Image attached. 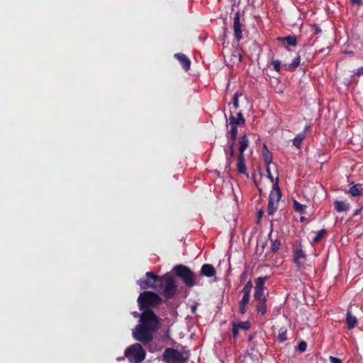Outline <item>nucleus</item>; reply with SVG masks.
Masks as SVG:
<instances>
[{"label":"nucleus","instance_id":"obj_1","mask_svg":"<svg viewBox=\"0 0 363 363\" xmlns=\"http://www.w3.org/2000/svg\"><path fill=\"white\" fill-rule=\"evenodd\" d=\"M162 303L161 297L155 292L145 291L138 298V303L140 311L152 310Z\"/></svg>","mask_w":363,"mask_h":363},{"label":"nucleus","instance_id":"obj_2","mask_svg":"<svg viewBox=\"0 0 363 363\" xmlns=\"http://www.w3.org/2000/svg\"><path fill=\"white\" fill-rule=\"evenodd\" d=\"M173 272L177 277H179L184 284L189 288L198 284L194 272L188 267L183 264H177L173 268Z\"/></svg>","mask_w":363,"mask_h":363},{"label":"nucleus","instance_id":"obj_3","mask_svg":"<svg viewBox=\"0 0 363 363\" xmlns=\"http://www.w3.org/2000/svg\"><path fill=\"white\" fill-rule=\"evenodd\" d=\"M125 355L130 362L140 363L145 359L146 353L140 344L135 343L125 350Z\"/></svg>","mask_w":363,"mask_h":363},{"label":"nucleus","instance_id":"obj_4","mask_svg":"<svg viewBox=\"0 0 363 363\" xmlns=\"http://www.w3.org/2000/svg\"><path fill=\"white\" fill-rule=\"evenodd\" d=\"M145 279H140L138 284L141 289L151 288L156 289L158 286H162V278L160 276L155 274L152 272H147L145 274Z\"/></svg>","mask_w":363,"mask_h":363},{"label":"nucleus","instance_id":"obj_5","mask_svg":"<svg viewBox=\"0 0 363 363\" xmlns=\"http://www.w3.org/2000/svg\"><path fill=\"white\" fill-rule=\"evenodd\" d=\"M140 325L145 328H149L155 331L159 325L158 317L153 312L152 310H147L143 311L140 315Z\"/></svg>","mask_w":363,"mask_h":363},{"label":"nucleus","instance_id":"obj_6","mask_svg":"<svg viewBox=\"0 0 363 363\" xmlns=\"http://www.w3.org/2000/svg\"><path fill=\"white\" fill-rule=\"evenodd\" d=\"M162 278V284L164 283L163 296L166 299H172L174 297L177 286L174 279L169 274H165L161 277Z\"/></svg>","mask_w":363,"mask_h":363},{"label":"nucleus","instance_id":"obj_7","mask_svg":"<svg viewBox=\"0 0 363 363\" xmlns=\"http://www.w3.org/2000/svg\"><path fill=\"white\" fill-rule=\"evenodd\" d=\"M167 363H186L188 357H184L179 351L174 348H167L163 353Z\"/></svg>","mask_w":363,"mask_h":363},{"label":"nucleus","instance_id":"obj_8","mask_svg":"<svg viewBox=\"0 0 363 363\" xmlns=\"http://www.w3.org/2000/svg\"><path fill=\"white\" fill-rule=\"evenodd\" d=\"M152 332L150 329L138 324L133 332V337L143 344H147L153 338Z\"/></svg>","mask_w":363,"mask_h":363},{"label":"nucleus","instance_id":"obj_9","mask_svg":"<svg viewBox=\"0 0 363 363\" xmlns=\"http://www.w3.org/2000/svg\"><path fill=\"white\" fill-rule=\"evenodd\" d=\"M243 27L242 23L240 22V14L239 11H237L235 13L233 18V31L234 36L235 40L239 42L241 39H242V29Z\"/></svg>","mask_w":363,"mask_h":363},{"label":"nucleus","instance_id":"obj_10","mask_svg":"<svg viewBox=\"0 0 363 363\" xmlns=\"http://www.w3.org/2000/svg\"><path fill=\"white\" fill-rule=\"evenodd\" d=\"M306 259V255L300 247H296L294 250L293 261L296 265L298 269H301L303 266Z\"/></svg>","mask_w":363,"mask_h":363},{"label":"nucleus","instance_id":"obj_11","mask_svg":"<svg viewBox=\"0 0 363 363\" xmlns=\"http://www.w3.org/2000/svg\"><path fill=\"white\" fill-rule=\"evenodd\" d=\"M281 196L282 194L279 187V178L277 177L275 182L273 184L272 190L269 194V199L279 203Z\"/></svg>","mask_w":363,"mask_h":363},{"label":"nucleus","instance_id":"obj_12","mask_svg":"<svg viewBox=\"0 0 363 363\" xmlns=\"http://www.w3.org/2000/svg\"><path fill=\"white\" fill-rule=\"evenodd\" d=\"M229 125L233 126H244L245 125V119L241 112L237 113V116L230 115L229 117Z\"/></svg>","mask_w":363,"mask_h":363},{"label":"nucleus","instance_id":"obj_13","mask_svg":"<svg viewBox=\"0 0 363 363\" xmlns=\"http://www.w3.org/2000/svg\"><path fill=\"white\" fill-rule=\"evenodd\" d=\"M174 57L179 60L185 71H188L190 69L191 61L184 54L177 53L174 55Z\"/></svg>","mask_w":363,"mask_h":363},{"label":"nucleus","instance_id":"obj_14","mask_svg":"<svg viewBox=\"0 0 363 363\" xmlns=\"http://www.w3.org/2000/svg\"><path fill=\"white\" fill-rule=\"evenodd\" d=\"M239 153L238 155H244V152L249 147L250 140L247 138V134H244L240 139L239 142Z\"/></svg>","mask_w":363,"mask_h":363},{"label":"nucleus","instance_id":"obj_15","mask_svg":"<svg viewBox=\"0 0 363 363\" xmlns=\"http://www.w3.org/2000/svg\"><path fill=\"white\" fill-rule=\"evenodd\" d=\"M216 273L215 268L211 264H204L201 268V274L206 277H212Z\"/></svg>","mask_w":363,"mask_h":363},{"label":"nucleus","instance_id":"obj_16","mask_svg":"<svg viewBox=\"0 0 363 363\" xmlns=\"http://www.w3.org/2000/svg\"><path fill=\"white\" fill-rule=\"evenodd\" d=\"M277 41L283 43L288 46H296L297 44V39L295 35H288L286 37H278Z\"/></svg>","mask_w":363,"mask_h":363},{"label":"nucleus","instance_id":"obj_17","mask_svg":"<svg viewBox=\"0 0 363 363\" xmlns=\"http://www.w3.org/2000/svg\"><path fill=\"white\" fill-rule=\"evenodd\" d=\"M256 301V311L257 313H260L262 315H264L267 313V298L257 299L255 300Z\"/></svg>","mask_w":363,"mask_h":363},{"label":"nucleus","instance_id":"obj_18","mask_svg":"<svg viewBox=\"0 0 363 363\" xmlns=\"http://www.w3.org/2000/svg\"><path fill=\"white\" fill-rule=\"evenodd\" d=\"M335 209L337 212H346L350 209V204L346 201L335 200L334 201Z\"/></svg>","mask_w":363,"mask_h":363},{"label":"nucleus","instance_id":"obj_19","mask_svg":"<svg viewBox=\"0 0 363 363\" xmlns=\"http://www.w3.org/2000/svg\"><path fill=\"white\" fill-rule=\"evenodd\" d=\"M237 169L238 172L240 174H243L247 175L245 162V155H238V162H237Z\"/></svg>","mask_w":363,"mask_h":363},{"label":"nucleus","instance_id":"obj_20","mask_svg":"<svg viewBox=\"0 0 363 363\" xmlns=\"http://www.w3.org/2000/svg\"><path fill=\"white\" fill-rule=\"evenodd\" d=\"M346 323L347 328L350 330L354 328L357 324V318L352 314L350 310L347 311L346 314Z\"/></svg>","mask_w":363,"mask_h":363},{"label":"nucleus","instance_id":"obj_21","mask_svg":"<svg viewBox=\"0 0 363 363\" xmlns=\"http://www.w3.org/2000/svg\"><path fill=\"white\" fill-rule=\"evenodd\" d=\"M225 152L226 153V163L229 167L232 164V158L235 156V146H233V143H228V150H225Z\"/></svg>","mask_w":363,"mask_h":363},{"label":"nucleus","instance_id":"obj_22","mask_svg":"<svg viewBox=\"0 0 363 363\" xmlns=\"http://www.w3.org/2000/svg\"><path fill=\"white\" fill-rule=\"evenodd\" d=\"M250 297L244 296H242V298L238 303V307H239V312L241 314H245L247 311V306L250 302Z\"/></svg>","mask_w":363,"mask_h":363},{"label":"nucleus","instance_id":"obj_23","mask_svg":"<svg viewBox=\"0 0 363 363\" xmlns=\"http://www.w3.org/2000/svg\"><path fill=\"white\" fill-rule=\"evenodd\" d=\"M301 62V56L300 55H297V56L293 60L292 62L289 65L284 64V67H285L286 69L290 72L295 71L298 67L300 65Z\"/></svg>","mask_w":363,"mask_h":363},{"label":"nucleus","instance_id":"obj_24","mask_svg":"<svg viewBox=\"0 0 363 363\" xmlns=\"http://www.w3.org/2000/svg\"><path fill=\"white\" fill-rule=\"evenodd\" d=\"M348 193L352 196H357L362 195L363 193V188L362 187V184H357L353 185L352 187L350 188Z\"/></svg>","mask_w":363,"mask_h":363},{"label":"nucleus","instance_id":"obj_25","mask_svg":"<svg viewBox=\"0 0 363 363\" xmlns=\"http://www.w3.org/2000/svg\"><path fill=\"white\" fill-rule=\"evenodd\" d=\"M306 133L305 132H301L300 133H298V135H296V136L294 138L293 140V145L296 147V148H300L301 147V143L302 141L306 138Z\"/></svg>","mask_w":363,"mask_h":363},{"label":"nucleus","instance_id":"obj_26","mask_svg":"<svg viewBox=\"0 0 363 363\" xmlns=\"http://www.w3.org/2000/svg\"><path fill=\"white\" fill-rule=\"evenodd\" d=\"M279 203L272 201L269 199L267 205V213L269 215L272 216L277 211Z\"/></svg>","mask_w":363,"mask_h":363},{"label":"nucleus","instance_id":"obj_27","mask_svg":"<svg viewBox=\"0 0 363 363\" xmlns=\"http://www.w3.org/2000/svg\"><path fill=\"white\" fill-rule=\"evenodd\" d=\"M252 288V282L251 279H250L247 284L244 286L243 289H242V293L243 294L244 296L250 297V292Z\"/></svg>","mask_w":363,"mask_h":363},{"label":"nucleus","instance_id":"obj_28","mask_svg":"<svg viewBox=\"0 0 363 363\" xmlns=\"http://www.w3.org/2000/svg\"><path fill=\"white\" fill-rule=\"evenodd\" d=\"M327 234V230L325 229H321L319 230L315 236L313 238V243L319 242Z\"/></svg>","mask_w":363,"mask_h":363},{"label":"nucleus","instance_id":"obj_29","mask_svg":"<svg viewBox=\"0 0 363 363\" xmlns=\"http://www.w3.org/2000/svg\"><path fill=\"white\" fill-rule=\"evenodd\" d=\"M264 149H265V152L263 153V157H264L265 164L267 166H269V164L272 162V154L267 150L266 145H264Z\"/></svg>","mask_w":363,"mask_h":363},{"label":"nucleus","instance_id":"obj_30","mask_svg":"<svg viewBox=\"0 0 363 363\" xmlns=\"http://www.w3.org/2000/svg\"><path fill=\"white\" fill-rule=\"evenodd\" d=\"M267 280V277H258L256 280H255V289H264V283Z\"/></svg>","mask_w":363,"mask_h":363},{"label":"nucleus","instance_id":"obj_31","mask_svg":"<svg viewBox=\"0 0 363 363\" xmlns=\"http://www.w3.org/2000/svg\"><path fill=\"white\" fill-rule=\"evenodd\" d=\"M294 209L298 213H303L306 208V206L298 203L296 200L293 202Z\"/></svg>","mask_w":363,"mask_h":363},{"label":"nucleus","instance_id":"obj_32","mask_svg":"<svg viewBox=\"0 0 363 363\" xmlns=\"http://www.w3.org/2000/svg\"><path fill=\"white\" fill-rule=\"evenodd\" d=\"M286 332L287 330L284 327L279 330L278 340L279 342H283L287 340Z\"/></svg>","mask_w":363,"mask_h":363},{"label":"nucleus","instance_id":"obj_33","mask_svg":"<svg viewBox=\"0 0 363 363\" xmlns=\"http://www.w3.org/2000/svg\"><path fill=\"white\" fill-rule=\"evenodd\" d=\"M267 298V296L264 294V289H255L254 299H262Z\"/></svg>","mask_w":363,"mask_h":363},{"label":"nucleus","instance_id":"obj_34","mask_svg":"<svg viewBox=\"0 0 363 363\" xmlns=\"http://www.w3.org/2000/svg\"><path fill=\"white\" fill-rule=\"evenodd\" d=\"M235 325L238 327V329H241L243 330H247L250 328V323L249 321L235 323Z\"/></svg>","mask_w":363,"mask_h":363},{"label":"nucleus","instance_id":"obj_35","mask_svg":"<svg viewBox=\"0 0 363 363\" xmlns=\"http://www.w3.org/2000/svg\"><path fill=\"white\" fill-rule=\"evenodd\" d=\"M242 94L239 92H235L233 99V105L235 108H238L239 107V97Z\"/></svg>","mask_w":363,"mask_h":363},{"label":"nucleus","instance_id":"obj_36","mask_svg":"<svg viewBox=\"0 0 363 363\" xmlns=\"http://www.w3.org/2000/svg\"><path fill=\"white\" fill-rule=\"evenodd\" d=\"M281 242L279 240H275L272 242V246H271V250L272 252H276L280 247Z\"/></svg>","mask_w":363,"mask_h":363},{"label":"nucleus","instance_id":"obj_37","mask_svg":"<svg viewBox=\"0 0 363 363\" xmlns=\"http://www.w3.org/2000/svg\"><path fill=\"white\" fill-rule=\"evenodd\" d=\"M271 64L273 65L276 72H279L281 70V61L279 60H272Z\"/></svg>","mask_w":363,"mask_h":363},{"label":"nucleus","instance_id":"obj_38","mask_svg":"<svg viewBox=\"0 0 363 363\" xmlns=\"http://www.w3.org/2000/svg\"><path fill=\"white\" fill-rule=\"evenodd\" d=\"M306 347H307V344L305 341L301 340L298 342V350L299 352H305L306 350Z\"/></svg>","mask_w":363,"mask_h":363},{"label":"nucleus","instance_id":"obj_39","mask_svg":"<svg viewBox=\"0 0 363 363\" xmlns=\"http://www.w3.org/2000/svg\"><path fill=\"white\" fill-rule=\"evenodd\" d=\"M232 326H233V328H232L233 337V338L236 339L238 335L239 329H238V327H237L235 325V322L232 323Z\"/></svg>","mask_w":363,"mask_h":363},{"label":"nucleus","instance_id":"obj_40","mask_svg":"<svg viewBox=\"0 0 363 363\" xmlns=\"http://www.w3.org/2000/svg\"><path fill=\"white\" fill-rule=\"evenodd\" d=\"M232 56L237 60L238 62H240L242 61V55L239 52L234 51L232 53Z\"/></svg>","mask_w":363,"mask_h":363},{"label":"nucleus","instance_id":"obj_41","mask_svg":"<svg viewBox=\"0 0 363 363\" xmlns=\"http://www.w3.org/2000/svg\"><path fill=\"white\" fill-rule=\"evenodd\" d=\"M248 276V270L245 269L243 271V272L240 276V281H245Z\"/></svg>","mask_w":363,"mask_h":363},{"label":"nucleus","instance_id":"obj_42","mask_svg":"<svg viewBox=\"0 0 363 363\" xmlns=\"http://www.w3.org/2000/svg\"><path fill=\"white\" fill-rule=\"evenodd\" d=\"M229 135H235L238 136V126L230 125Z\"/></svg>","mask_w":363,"mask_h":363},{"label":"nucleus","instance_id":"obj_43","mask_svg":"<svg viewBox=\"0 0 363 363\" xmlns=\"http://www.w3.org/2000/svg\"><path fill=\"white\" fill-rule=\"evenodd\" d=\"M329 359L330 363H342L340 359L335 357L330 356Z\"/></svg>","mask_w":363,"mask_h":363},{"label":"nucleus","instance_id":"obj_44","mask_svg":"<svg viewBox=\"0 0 363 363\" xmlns=\"http://www.w3.org/2000/svg\"><path fill=\"white\" fill-rule=\"evenodd\" d=\"M350 2L352 5H357L358 6L363 5V0H350Z\"/></svg>","mask_w":363,"mask_h":363},{"label":"nucleus","instance_id":"obj_45","mask_svg":"<svg viewBox=\"0 0 363 363\" xmlns=\"http://www.w3.org/2000/svg\"><path fill=\"white\" fill-rule=\"evenodd\" d=\"M267 177L272 181V182H274V178L272 175V173L270 172V169H269V167L267 166Z\"/></svg>","mask_w":363,"mask_h":363},{"label":"nucleus","instance_id":"obj_46","mask_svg":"<svg viewBox=\"0 0 363 363\" xmlns=\"http://www.w3.org/2000/svg\"><path fill=\"white\" fill-rule=\"evenodd\" d=\"M230 141H229L228 143H233V146H235L237 136L235 135H230Z\"/></svg>","mask_w":363,"mask_h":363},{"label":"nucleus","instance_id":"obj_47","mask_svg":"<svg viewBox=\"0 0 363 363\" xmlns=\"http://www.w3.org/2000/svg\"><path fill=\"white\" fill-rule=\"evenodd\" d=\"M354 75H357V76L363 75V67H361L358 68L357 69Z\"/></svg>","mask_w":363,"mask_h":363},{"label":"nucleus","instance_id":"obj_48","mask_svg":"<svg viewBox=\"0 0 363 363\" xmlns=\"http://www.w3.org/2000/svg\"><path fill=\"white\" fill-rule=\"evenodd\" d=\"M362 209V207H360L359 208L355 210V211L354 212V216L359 215Z\"/></svg>","mask_w":363,"mask_h":363},{"label":"nucleus","instance_id":"obj_49","mask_svg":"<svg viewBox=\"0 0 363 363\" xmlns=\"http://www.w3.org/2000/svg\"><path fill=\"white\" fill-rule=\"evenodd\" d=\"M310 129H311V126H310V125H306V126L304 127V130H303V132H305V133L306 134V132H307L308 130H309Z\"/></svg>","mask_w":363,"mask_h":363},{"label":"nucleus","instance_id":"obj_50","mask_svg":"<svg viewBox=\"0 0 363 363\" xmlns=\"http://www.w3.org/2000/svg\"><path fill=\"white\" fill-rule=\"evenodd\" d=\"M133 315H134V317L137 318V317H140V315H139V313L138 312H133Z\"/></svg>","mask_w":363,"mask_h":363},{"label":"nucleus","instance_id":"obj_51","mask_svg":"<svg viewBox=\"0 0 363 363\" xmlns=\"http://www.w3.org/2000/svg\"><path fill=\"white\" fill-rule=\"evenodd\" d=\"M306 220V218H305V217H303V216H301V217L300 218V220H301V221H303V220Z\"/></svg>","mask_w":363,"mask_h":363},{"label":"nucleus","instance_id":"obj_52","mask_svg":"<svg viewBox=\"0 0 363 363\" xmlns=\"http://www.w3.org/2000/svg\"><path fill=\"white\" fill-rule=\"evenodd\" d=\"M321 30L319 28H316V33H320Z\"/></svg>","mask_w":363,"mask_h":363},{"label":"nucleus","instance_id":"obj_53","mask_svg":"<svg viewBox=\"0 0 363 363\" xmlns=\"http://www.w3.org/2000/svg\"><path fill=\"white\" fill-rule=\"evenodd\" d=\"M262 211H259V217H262Z\"/></svg>","mask_w":363,"mask_h":363},{"label":"nucleus","instance_id":"obj_54","mask_svg":"<svg viewBox=\"0 0 363 363\" xmlns=\"http://www.w3.org/2000/svg\"><path fill=\"white\" fill-rule=\"evenodd\" d=\"M252 338H253L252 336H250L249 338H248V340L251 341L252 340Z\"/></svg>","mask_w":363,"mask_h":363}]
</instances>
